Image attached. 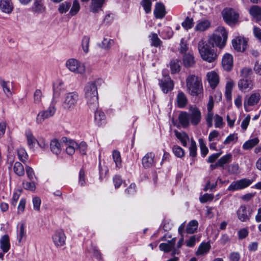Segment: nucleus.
<instances>
[{
  "instance_id": "obj_41",
  "label": "nucleus",
  "mask_w": 261,
  "mask_h": 261,
  "mask_svg": "<svg viewBox=\"0 0 261 261\" xmlns=\"http://www.w3.org/2000/svg\"><path fill=\"white\" fill-rule=\"evenodd\" d=\"M210 245L208 243L201 244L196 252V255H199L206 253L210 250Z\"/></svg>"
},
{
  "instance_id": "obj_64",
  "label": "nucleus",
  "mask_w": 261,
  "mask_h": 261,
  "mask_svg": "<svg viewBox=\"0 0 261 261\" xmlns=\"http://www.w3.org/2000/svg\"><path fill=\"white\" fill-rule=\"evenodd\" d=\"M41 202V201L39 197H35L33 198V207L35 211H40Z\"/></svg>"
},
{
  "instance_id": "obj_46",
  "label": "nucleus",
  "mask_w": 261,
  "mask_h": 261,
  "mask_svg": "<svg viewBox=\"0 0 261 261\" xmlns=\"http://www.w3.org/2000/svg\"><path fill=\"white\" fill-rule=\"evenodd\" d=\"M25 225L24 223H20L19 224V227L17 228V236L18 242L20 243L21 242L22 239L25 235V232L24 231Z\"/></svg>"
},
{
  "instance_id": "obj_40",
  "label": "nucleus",
  "mask_w": 261,
  "mask_h": 261,
  "mask_svg": "<svg viewBox=\"0 0 261 261\" xmlns=\"http://www.w3.org/2000/svg\"><path fill=\"white\" fill-rule=\"evenodd\" d=\"M13 170L15 173L19 176H23L24 174V167L20 162H16L15 163Z\"/></svg>"
},
{
  "instance_id": "obj_7",
  "label": "nucleus",
  "mask_w": 261,
  "mask_h": 261,
  "mask_svg": "<svg viewBox=\"0 0 261 261\" xmlns=\"http://www.w3.org/2000/svg\"><path fill=\"white\" fill-rule=\"evenodd\" d=\"M253 213V210L249 205L243 204L237 210L236 215L241 222H246L250 220Z\"/></svg>"
},
{
  "instance_id": "obj_2",
  "label": "nucleus",
  "mask_w": 261,
  "mask_h": 261,
  "mask_svg": "<svg viewBox=\"0 0 261 261\" xmlns=\"http://www.w3.org/2000/svg\"><path fill=\"white\" fill-rule=\"evenodd\" d=\"M190 114L182 112L178 116L180 123L184 127H188L190 123L193 125H198L201 119V114L198 108L195 106L189 107Z\"/></svg>"
},
{
  "instance_id": "obj_47",
  "label": "nucleus",
  "mask_w": 261,
  "mask_h": 261,
  "mask_svg": "<svg viewBox=\"0 0 261 261\" xmlns=\"http://www.w3.org/2000/svg\"><path fill=\"white\" fill-rule=\"evenodd\" d=\"M112 156L116 167H120L121 166L122 161L119 151L117 150L113 151Z\"/></svg>"
},
{
  "instance_id": "obj_63",
  "label": "nucleus",
  "mask_w": 261,
  "mask_h": 261,
  "mask_svg": "<svg viewBox=\"0 0 261 261\" xmlns=\"http://www.w3.org/2000/svg\"><path fill=\"white\" fill-rule=\"evenodd\" d=\"M214 198V195L212 194L206 193L199 197V200L201 203H205L208 201H211Z\"/></svg>"
},
{
  "instance_id": "obj_15",
  "label": "nucleus",
  "mask_w": 261,
  "mask_h": 261,
  "mask_svg": "<svg viewBox=\"0 0 261 261\" xmlns=\"http://www.w3.org/2000/svg\"><path fill=\"white\" fill-rule=\"evenodd\" d=\"M66 236L62 230H57L52 236V240L55 245L58 247L65 245Z\"/></svg>"
},
{
  "instance_id": "obj_22",
  "label": "nucleus",
  "mask_w": 261,
  "mask_h": 261,
  "mask_svg": "<svg viewBox=\"0 0 261 261\" xmlns=\"http://www.w3.org/2000/svg\"><path fill=\"white\" fill-rule=\"evenodd\" d=\"M46 8L42 0H34L31 7V11L35 14H39L45 11Z\"/></svg>"
},
{
  "instance_id": "obj_23",
  "label": "nucleus",
  "mask_w": 261,
  "mask_h": 261,
  "mask_svg": "<svg viewBox=\"0 0 261 261\" xmlns=\"http://www.w3.org/2000/svg\"><path fill=\"white\" fill-rule=\"evenodd\" d=\"M177 106L180 109L185 108L188 102L186 95L182 91H179L176 97Z\"/></svg>"
},
{
  "instance_id": "obj_10",
  "label": "nucleus",
  "mask_w": 261,
  "mask_h": 261,
  "mask_svg": "<svg viewBox=\"0 0 261 261\" xmlns=\"http://www.w3.org/2000/svg\"><path fill=\"white\" fill-rule=\"evenodd\" d=\"M252 181L247 178H242L232 181L227 188L229 191H235L245 189L249 187Z\"/></svg>"
},
{
  "instance_id": "obj_3",
  "label": "nucleus",
  "mask_w": 261,
  "mask_h": 261,
  "mask_svg": "<svg viewBox=\"0 0 261 261\" xmlns=\"http://www.w3.org/2000/svg\"><path fill=\"white\" fill-rule=\"evenodd\" d=\"M85 97L90 109L95 111L98 107V92L95 83L89 82L85 87Z\"/></svg>"
},
{
  "instance_id": "obj_1",
  "label": "nucleus",
  "mask_w": 261,
  "mask_h": 261,
  "mask_svg": "<svg viewBox=\"0 0 261 261\" xmlns=\"http://www.w3.org/2000/svg\"><path fill=\"white\" fill-rule=\"evenodd\" d=\"M227 39V32L223 27L220 26L216 30L215 33L208 39V43L200 40L198 44V49L203 60L208 63L214 62L218 58V55L212 47L217 46L223 48Z\"/></svg>"
},
{
  "instance_id": "obj_58",
  "label": "nucleus",
  "mask_w": 261,
  "mask_h": 261,
  "mask_svg": "<svg viewBox=\"0 0 261 261\" xmlns=\"http://www.w3.org/2000/svg\"><path fill=\"white\" fill-rule=\"evenodd\" d=\"M141 4L146 13H149L151 9V2L150 0H143Z\"/></svg>"
},
{
  "instance_id": "obj_19",
  "label": "nucleus",
  "mask_w": 261,
  "mask_h": 261,
  "mask_svg": "<svg viewBox=\"0 0 261 261\" xmlns=\"http://www.w3.org/2000/svg\"><path fill=\"white\" fill-rule=\"evenodd\" d=\"M62 142L64 143V145L66 146V151L68 154L72 155L75 151V149L77 146V143L75 141L68 140L66 137L62 138Z\"/></svg>"
},
{
  "instance_id": "obj_60",
  "label": "nucleus",
  "mask_w": 261,
  "mask_h": 261,
  "mask_svg": "<svg viewBox=\"0 0 261 261\" xmlns=\"http://www.w3.org/2000/svg\"><path fill=\"white\" fill-rule=\"evenodd\" d=\"M70 6L69 3L65 2L60 5L58 10L61 13H65L68 11Z\"/></svg>"
},
{
  "instance_id": "obj_28",
  "label": "nucleus",
  "mask_w": 261,
  "mask_h": 261,
  "mask_svg": "<svg viewBox=\"0 0 261 261\" xmlns=\"http://www.w3.org/2000/svg\"><path fill=\"white\" fill-rule=\"evenodd\" d=\"M10 243L8 235L3 236L0 239V248L4 253L7 252L10 248Z\"/></svg>"
},
{
  "instance_id": "obj_45",
  "label": "nucleus",
  "mask_w": 261,
  "mask_h": 261,
  "mask_svg": "<svg viewBox=\"0 0 261 261\" xmlns=\"http://www.w3.org/2000/svg\"><path fill=\"white\" fill-rule=\"evenodd\" d=\"M90 38L88 36H83L82 40V46L84 52L86 54L89 52V47Z\"/></svg>"
},
{
  "instance_id": "obj_29",
  "label": "nucleus",
  "mask_w": 261,
  "mask_h": 261,
  "mask_svg": "<svg viewBox=\"0 0 261 261\" xmlns=\"http://www.w3.org/2000/svg\"><path fill=\"white\" fill-rule=\"evenodd\" d=\"M13 8L11 0H0V9L2 12L9 14L12 12Z\"/></svg>"
},
{
  "instance_id": "obj_9",
  "label": "nucleus",
  "mask_w": 261,
  "mask_h": 261,
  "mask_svg": "<svg viewBox=\"0 0 261 261\" xmlns=\"http://www.w3.org/2000/svg\"><path fill=\"white\" fill-rule=\"evenodd\" d=\"M56 111L55 103L52 104L45 110H42L39 112L36 118V123L38 124H41L43 122L55 114Z\"/></svg>"
},
{
  "instance_id": "obj_53",
  "label": "nucleus",
  "mask_w": 261,
  "mask_h": 261,
  "mask_svg": "<svg viewBox=\"0 0 261 261\" xmlns=\"http://www.w3.org/2000/svg\"><path fill=\"white\" fill-rule=\"evenodd\" d=\"M99 178L100 179L105 178L109 172L108 167L105 165L102 166L101 163H99Z\"/></svg>"
},
{
  "instance_id": "obj_56",
  "label": "nucleus",
  "mask_w": 261,
  "mask_h": 261,
  "mask_svg": "<svg viewBox=\"0 0 261 261\" xmlns=\"http://www.w3.org/2000/svg\"><path fill=\"white\" fill-rule=\"evenodd\" d=\"M228 171L231 174L239 173V166L238 164H232L228 167Z\"/></svg>"
},
{
  "instance_id": "obj_54",
  "label": "nucleus",
  "mask_w": 261,
  "mask_h": 261,
  "mask_svg": "<svg viewBox=\"0 0 261 261\" xmlns=\"http://www.w3.org/2000/svg\"><path fill=\"white\" fill-rule=\"evenodd\" d=\"M190 155L192 157H195L197 154V146L196 142L192 140L189 147Z\"/></svg>"
},
{
  "instance_id": "obj_59",
  "label": "nucleus",
  "mask_w": 261,
  "mask_h": 261,
  "mask_svg": "<svg viewBox=\"0 0 261 261\" xmlns=\"http://www.w3.org/2000/svg\"><path fill=\"white\" fill-rule=\"evenodd\" d=\"M237 134H230L224 141L223 143L225 145L229 144L231 142H237L238 140Z\"/></svg>"
},
{
  "instance_id": "obj_26",
  "label": "nucleus",
  "mask_w": 261,
  "mask_h": 261,
  "mask_svg": "<svg viewBox=\"0 0 261 261\" xmlns=\"http://www.w3.org/2000/svg\"><path fill=\"white\" fill-rule=\"evenodd\" d=\"M94 122L98 126L106 124V116L103 112L100 110H96L95 112Z\"/></svg>"
},
{
  "instance_id": "obj_34",
  "label": "nucleus",
  "mask_w": 261,
  "mask_h": 261,
  "mask_svg": "<svg viewBox=\"0 0 261 261\" xmlns=\"http://www.w3.org/2000/svg\"><path fill=\"white\" fill-rule=\"evenodd\" d=\"M249 12L252 17L257 21L261 20V9L258 6H253L249 10Z\"/></svg>"
},
{
  "instance_id": "obj_17",
  "label": "nucleus",
  "mask_w": 261,
  "mask_h": 261,
  "mask_svg": "<svg viewBox=\"0 0 261 261\" xmlns=\"http://www.w3.org/2000/svg\"><path fill=\"white\" fill-rule=\"evenodd\" d=\"M160 86L163 92L165 93H167L173 89L174 84L170 78L168 76H166L164 77L163 80L160 81Z\"/></svg>"
},
{
  "instance_id": "obj_24",
  "label": "nucleus",
  "mask_w": 261,
  "mask_h": 261,
  "mask_svg": "<svg viewBox=\"0 0 261 261\" xmlns=\"http://www.w3.org/2000/svg\"><path fill=\"white\" fill-rule=\"evenodd\" d=\"M64 143L60 142L58 140L54 139L50 141V148L51 152L56 154H59L64 146Z\"/></svg>"
},
{
  "instance_id": "obj_14",
  "label": "nucleus",
  "mask_w": 261,
  "mask_h": 261,
  "mask_svg": "<svg viewBox=\"0 0 261 261\" xmlns=\"http://www.w3.org/2000/svg\"><path fill=\"white\" fill-rule=\"evenodd\" d=\"M232 45L236 50L243 52L247 48V40L245 38L238 37L232 40Z\"/></svg>"
},
{
  "instance_id": "obj_36",
  "label": "nucleus",
  "mask_w": 261,
  "mask_h": 261,
  "mask_svg": "<svg viewBox=\"0 0 261 261\" xmlns=\"http://www.w3.org/2000/svg\"><path fill=\"white\" fill-rule=\"evenodd\" d=\"M114 40L108 38H103L101 43L99 44V46L105 50H109L114 44Z\"/></svg>"
},
{
  "instance_id": "obj_5",
  "label": "nucleus",
  "mask_w": 261,
  "mask_h": 261,
  "mask_svg": "<svg viewBox=\"0 0 261 261\" xmlns=\"http://www.w3.org/2000/svg\"><path fill=\"white\" fill-rule=\"evenodd\" d=\"M80 99V97L78 92L73 91L66 93L62 101V109L68 112L73 111L77 105Z\"/></svg>"
},
{
  "instance_id": "obj_38",
  "label": "nucleus",
  "mask_w": 261,
  "mask_h": 261,
  "mask_svg": "<svg viewBox=\"0 0 261 261\" xmlns=\"http://www.w3.org/2000/svg\"><path fill=\"white\" fill-rule=\"evenodd\" d=\"M198 222L197 220H193L189 222L186 228V232L188 233H193L197 229Z\"/></svg>"
},
{
  "instance_id": "obj_49",
  "label": "nucleus",
  "mask_w": 261,
  "mask_h": 261,
  "mask_svg": "<svg viewBox=\"0 0 261 261\" xmlns=\"http://www.w3.org/2000/svg\"><path fill=\"white\" fill-rule=\"evenodd\" d=\"M213 119L214 120L215 126L216 128H221L224 125L223 118L218 115L216 114L215 116L213 115Z\"/></svg>"
},
{
  "instance_id": "obj_31",
  "label": "nucleus",
  "mask_w": 261,
  "mask_h": 261,
  "mask_svg": "<svg viewBox=\"0 0 261 261\" xmlns=\"http://www.w3.org/2000/svg\"><path fill=\"white\" fill-rule=\"evenodd\" d=\"M176 239L173 238L170 241H168L166 243H161L159 245V248L161 250L165 252H169L171 251L174 248L175 244Z\"/></svg>"
},
{
  "instance_id": "obj_16",
  "label": "nucleus",
  "mask_w": 261,
  "mask_h": 261,
  "mask_svg": "<svg viewBox=\"0 0 261 261\" xmlns=\"http://www.w3.org/2000/svg\"><path fill=\"white\" fill-rule=\"evenodd\" d=\"M214 107V101L212 96H210L207 105V114L206 117V122L208 127L213 126V113L212 110Z\"/></svg>"
},
{
  "instance_id": "obj_55",
  "label": "nucleus",
  "mask_w": 261,
  "mask_h": 261,
  "mask_svg": "<svg viewBox=\"0 0 261 261\" xmlns=\"http://www.w3.org/2000/svg\"><path fill=\"white\" fill-rule=\"evenodd\" d=\"M17 154L19 159L22 162H24L27 161L28 154L24 149L19 148L17 151Z\"/></svg>"
},
{
  "instance_id": "obj_57",
  "label": "nucleus",
  "mask_w": 261,
  "mask_h": 261,
  "mask_svg": "<svg viewBox=\"0 0 261 261\" xmlns=\"http://www.w3.org/2000/svg\"><path fill=\"white\" fill-rule=\"evenodd\" d=\"M76 149L78 150L82 154H86L87 150V144L85 142L82 141L80 144H77Z\"/></svg>"
},
{
  "instance_id": "obj_37",
  "label": "nucleus",
  "mask_w": 261,
  "mask_h": 261,
  "mask_svg": "<svg viewBox=\"0 0 261 261\" xmlns=\"http://www.w3.org/2000/svg\"><path fill=\"white\" fill-rule=\"evenodd\" d=\"M257 138H254L246 141L243 145V148L245 150H249L254 147L259 143Z\"/></svg>"
},
{
  "instance_id": "obj_48",
  "label": "nucleus",
  "mask_w": 261,
  "mask_h": 261,
  "mask_svg": "<svg viewBox=\"0 0 261 261\" xmlns=\"http://www.w3.org/2000/svg\"><path fill=\"white\" fill-rule=\"evenodd\" d=\"M193 19L189 17H187L181 23L182 27L187 30L191 29L193 27Z\"/></svg>"
},
{
  "instance_id": "obj_21",
  "label": "nucleus",
  "mask_w": 261,
  "mask_h": 261,
  "mask_svg": "<svg viewBox=\"0 0 261 261\" xmlns=\"http://www.w3.org/2000/svg\"><path fill=\"white\" fill-rule=\"evenodd\" d=\"M222 65L226 71H229L233 67V57L231 55L226 53L223 56Z\"/></svg>"
},
{
  "instance_id": "obj_44",
  "label": "nucleus",
  "mask_w": 261,
  "mask_h": 261,
  "mask_svg": "<svg viewBox=\"0 0 261 261\" xmlns=\"http://www.w3.org/2000/svg\"><path fill=\"white\" fill-rule=\"evenodd\" d=\"M179 60L178 59H174L171 61L170 63V67L172 73H175L180 70Z\"/></svg>"
},
{
  "instance_id": "obj_35",
  "label": "nucleus",
  "mask_w": 261,
  "mask_h": 261,
  "mask_svg": "<svg viewBox=\"0 0 261 261\" xmlns=\"http://www.w3.org/2000/svg\"><path fill=\"white\" fill-rule=\"evenodd\" d=\"M149 38L150 39L151 46L155 47H160L162 42L158 37V36L156 33H151L149 36Z\"/></svg>"
},
{
  "instance_id": "obj_13",
  "label": "nucleus",
  "mask_w": 261,
  "mask_h": 261,
  "mask_svg": "<svg viewBox=\"0 0 261 261\" xmlns=\"http://www.w3.org/2000/svg\"><path fill=\"white\" fill-rule=\"evenodd\" d=\"M239 90L243 92L251 91L254 87V83L250 78H242L238 83Z\"/></svg>"
},
{
  "instance_id": "obj_52",
  "label": "nucleus",
  "mask_w": 261,
  "mask_h": 261,
  "mask_svg": "<svg viewBox=\"0 0 261 261\" xmlns=\"http://www.w3.org/2000/svg\"><path fill=\"white\" fill-rule=\"evenodd\" d=\"M199 143L201 155L203 157H205L208 152V149L202 139H199Z\"/></svg>"
},
{
  "instance_id": "obj_51",
  "label": "nucleus",
  "mask_w": 261,
  "mask_h": 261,
  "mask_svg": "<svg viewBox=\"0 0 261 261\" xmlns=\"http://www.w3.org/2000/svg\"><path fill=\"white\" fill-rule=\"evenodd\" d=\"M80 6L77 0H74L73 2L72 6L70 10L69 13L71 16L76 15L79 11Z\"/></svg>"
},
{
  "instance_id": "obj_62",
  "label": "nucleus",
  "mask_w": 261,
  "mask_h": 261,
  "mask_svg": "<svg viewBox=\"0 0 261 261\" xmlns=\"http://www.w3.org/2000/svg\"><path fill=\"white\" fill-rule=\"evenodd\" d=\"M42 94L40 90L37 89L34 94V101L35 103H39L41 101Z\"/></svg>"
},
{
  "instance_id": "obj_30",
  "label": "nucleus",
  "mask_w": 261,
  "mask_h": 261,
  "mask_svg": "<svg viewBox=\"0 0 261 261\" xmlns=\"http://www.w3.org/2000/svg\"><path fill=\"white\" fill-rule=\"evenodd\" d=\"M0 85L2 87L4 93L8 97H10L12 96V83H11L9 81L0 80Z\"/></svg>"
},
{
  "instance_id": "obj_11",
  "label": "nucleus",
  "mask_w": 261,
  "mask_h": 261,
  "mask_svg": "<svg viewBox=\"0 0 261 261\" xmlns=\"http://www.w3.org/2000/svg\"><path fill=\"white\" fill-rule=\"evenodd\" d=\"M65 90L64 83L60 79L56 80L53 84V102L56 103L61 93Z\"/></svg>"
},
{
  "instance_id": "obj_4",
  "label": "nucleus",
  "mask_w": 261,
  "mask_h": 261,
  "mask_svg": "<svg viewBox=\"0 0 261 261\" xmlns=\"http://www.w3.org/2000/svg\"><path fill=\"white\" fill-rule=\"evenodd\" d=\"M187 92L193 96H197L202 93V79L195 74H189L186 78Z\"/></svg>"
},
{
  "instance_id": "obj_61",
  "label": "nucleus",
  "mask_w": 261,
  "mask_h": 261,
  "mask_svg": "<svg viewBox=\"0 0 261 261\" xmlns=\"http://www.w3.org/2000/svg\"><path fill=\"white\" fill-rule=\"evenodd\" d=\"M23 187L27 190H30L32 191H35L36 189V186L35 183L33 181L32 182H29L24 181L22 182Z\"/></svg>"
},
{
  "instance_id": "obj_50",
  "label": "nucleus",
  "mask_w": 261,
  "mask_h": 261,
  "mask_svg": "<svg viewBox=\"0 0 261 261\" xmlns=\"http://www.w3.org/2000/svg\"><path fill=\"white\" fill-rule=\"evenodd\" d=\"M172 151L174 155L178 158H182L184 156L185 151L184 149L179 146L174 145L172 148Z\"/></svg>"
},
{
  "instance_id": "obj_12",
  "label": "nucleus",
  "mask_w": 261,
  "mask_h": 261,
  "mask_svg": "<svg viewBox=\"0 0 261 261\" xmlns=\"http://www.w3.org/2000/svg\"><path fill=\"white\" fill-rule=\"evenodd\" d=\"M222 13L225 21L229 25L233 24L238 21L239 14L232 9L226 8Z\"/></svg>"
},
{
  "instance_id": "obj_18",
  "label": "nucleus",
  "mask_w": 261,
  "mask_h": 261,
  "mask_svg": "<svg viewBox=\"0 0 261 261\" xmlns=\"http://www.w3.org/2000/svg\"><path fill=\"white\" fill-rule=\"evenodd\" d=\"M154 154L152 152L147 153L142 158V163L145 168L151 167L155 165Z\"/></svg>"
},
{
  "instance_id": "obj_33",
  "label": "nucleus",
  "mask_w": 261,
  "mask_h": 261,
  "mask_svg": "<svg viewBox=\"0 0 261 261\" xmlns=\"http://www.w3.org/2000/svg\"><path fill=\"white\" fill-rule=\"evenodd\" d=\"M105 0H92L90 6V11L93 13H97L101 10Z\"/></svg>"
},
{
  "instance_id": "obj_42",
  "label": "nucleus",
  "mask_w": 261,
  "mask_h": 261,
  "mask_svg": "<svg viewBox=\"0 0 261 261\" xmlns=\"http://www.w3.org/2000/svg\"><path fill=\"white\" fill-rule=\"evenodd\" d=\"M176 137L180 141L182 145L185 147L187 146V141L189 139V136L185 133H180L175 131Z\"/></svg>"
},
{
  "instance_id": "obj_8",
  "label": "nucleus",
  "mask_w": 261,
  "mask_h": 261,
  "mask_svg": "<svg viewBox=\"0 0 261 261\" xmlns=\"http://www.w3.org/2000/svg\"><path fill=\"white\" fill-rule=\"evenodd\" d=\"M261 99V90H257L250 95L245 97L244 107L245 111H250L249 107L256 105Z\"/></svg>"
},
{
  "instance_id": "obj_6",
  "label": "nucleus",
  "mask_w": 261,
  "mask_h": 261,
  "mask_svg": "<svg viewBox=\"0 0 261 261\" xmlns=\"http://www.w3.org/2000/svg\"><path fill=\"white\" fill-rule=\"evenodd\" d=\"M65 66L70 72L75 74L82 75L86 71L84 64L74 58H70L67 60L66 62Z\"/></svg>"
},
{
  "instance_id": "obj_20",
  "label": "nucleus",
  "mask_w": 261,
  "mask_h": 261,
  "mask_svg": "<svg viewBox=\"0 0 261 261\" xmlns=\"http://www.w3.org/2000/svg\"><path fill=\"white\" fill-rule=\"evenodd\" d=\"M207 80L212 89H215L219 82V77L214 71L208 72L206 73Z\"/></svg>"
},
{
  "instance_id": "obj_25",
  "label": "nucleus",
  "mask_w": 261,
  "mask_h": 261,
  "mask_svg": "<svg viewBox=\"0 0 261 261\" xmlns=\"http://www.w3.org/2000/svg\"><path fill=\"white\" fill-rule=\"evenodd\" d=\"M183 64L186 68L193 67L195 64L194 57L192 54L190 53L185 54L182 58Z\"/></svg>"
},
{
  "instance_id": "obj_27",
  "label": "nucleus",
  "mask_w": 261,
  "mask_h": 261,
  "mask_svg": "<svg viewBox=\"0 0 261 261\" xmlns=\"http://www.w3.org/2000/svg\"><path fill=\"white\" fill-rule=\"evenodd\" d=\"M153 13L156 18H163L166 15L165 6L161 3H156Z\"/></svg>"
},
{
  "instance_id": "obj_43",
  "label": "nucleus",
  "mask_w": 261,
  "mask_h": 261,
  "mask_svg": "<svg viewBox=\"0 0 261 261\" xmlns=\"http://www.w3.org/2000/svg\"><path fill=\"white\" fill-rule=\"evenodd\" d=\"M232 158L231 154H227L222 156L218 161V164L220 167H223L224 165L230 163Z\"/></svg>"
},
{
  "instance_id": "obj_32",
  "label": "nucleus",
  "mask_w": 261,
  "mask_h": 261,
  "mask_svg": "<svg viewBox=\"0 0 261 261\" xmlns=\"http://www.w3.org/2000/svg\"><path fill=\"white\" fill-rule=\"evenodd\" d=\"M211 22L206 19L199 21L195 27V31L203 32L210 27Z\"/></svg>"
},
{
  "instance_id": "obj_39",
  "label": "nucleus",
  "mask_w": 261,
  "mask_h": 261,
  "mask_svg": "<svg viewBox=\"0 0 261 261\" xmlns=\"http://www.w3.org/2000/svg\"><path fill=\"white\" fill-rule=\"evenodd\" d=\"M25 136L28 145L30 148H33L37 142V140L30 130H28L25 132Z\"/></svg>"
}]
</instances>
